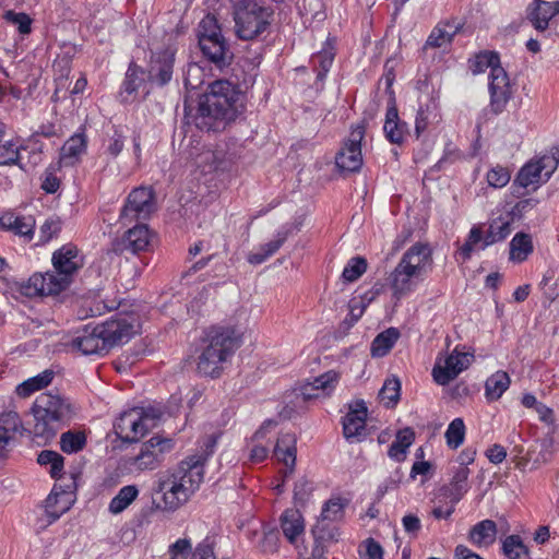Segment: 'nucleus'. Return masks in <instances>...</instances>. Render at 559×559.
<instances>
[{
  "mask_svg": "<svg viewBox=\"0 0 559 559\" xmlns=\"http://www.w3.org/2000/svg\"><path fill=\"white\" fill-rule=\"evenodd\" d=\"M190 158H195L198 166H202V164H212L213 167L216 169L218 167V160L219 157L217 156V153L211 150H204L197 156L191 152L189 153Z\"/></svg>",
  "mask_w": 559,
  "mask_h": 559,
  "instance_id": "obj_63",
  "label": "nucleus"
},
{
  "mask_svg": "<svg viewBox=\"0 0 559 559\" xmlns=\"http://www.w3.org/2000/svg\"><path fill=\"white\" fill-rule=\"evenodd\" d=\"M407 131V124L400 120L397 109L394 105L386 109L383 132L385 138L393 144L401 145Z\"/></svg>",
  "mask_w": 559,
  "mask_h": 559,
  "instance_id": "obj_24",
  "label": "nucleus"
},
{
  "mask_svg": "<svg viewBox=\"0 0 559 559\" xmlns=\"http://www.w3.org/2000/svg\"><path fill=\"white\" fill-rule=\"evenodd\" d=\"M536 162L544 174V181H547L558 167V159L549 155H544Z\"/></svg>",
  "mask_w": 559,
  "mask_h": 559,
  "instance_id": "obj_61",
  "label": "nucleus"
},
{
  "mask_svg": "<svg viewBox=\"0 0 559 559\" xmlns=\"http://www.w3.org/2000/svg\"><path fill=\"white\" fill-rule=\"evenodd\" d=\"M243 108L245 95L241 91L227 80H217L200 97L193 122L203 131H223Z\"/></svg>",
  "mask_w": 559,
  "mask_h": 559,
  "instance_id": "obj_2",
  "label": "nucleus"
},
{
  "mask_svg": "<svg viewBox=\"0 0 559 559\" xmlns=\"http://www.w3.org/2000/svg\"><path fill=\"white\" fill-rule=\"evenodd\" d=\"M334 56L335 53L332 48H324L311 57L310 62L313 70L317 72L318 81H323L325 79V75L334 61Z\"/></svg>",
  "mask_w": 559,
  "mask_h": 559,
  "instance_id": "obj_40",
  "label": "nucleus"
},
{
  "mask_svg": "<svg viewBox=\"0 0 559 559\" xmlns=\"http://www.w3.org/2000/svg\"><path fill=\"white\" fill-rule=\"evenodd\" d=\"M430 115L431 112L428 106L427 108H419L415 121V132L417 138H419L420 134L427 129L430 122Z\"/></svg>",
  "mask_w": 559,
  "mask_h": 559,
  "instance_id": "obj_64",
  "label": "nucleus"
},
{
  "mask_svg": "<svg viewBox=\"0 0 559 559\" xmlns=\"http://www.w3.org/2000/svg\"><path fill=\"white\" fill-rule=\"evenodd\" d=\"M143 70L135 63H130L121 87L123 102H129V96L135 94L144 82Z\"/></svg>",
  "mask_w": 559,
  "mask_h": 559,
  "instance_id": "obj_36",
  "label": "nucleus"
},
{
  "mask_svg": "<svg viewBox=\"0 0 559 559\" xmlns=\"http://www.w3.org/2000/svg\"><path fill=\"white\" fill-rule=\"evenodd\" d=\"M0 226L5 230H11L29 240L34 234L35 219L32 216H14L13 214H5L0 217Z\"/></svg>",
  "mask_w": 559,
  "mask_h": 559,
  "instance_id": "obj_26",
  "label": "nucleus"
},
{
  "mask_svg": "<svg viewBox=\"0 0 559 559\" xmlns=\"http://www.w3.org/2000/svg\"><path fill=\"white\" fill-rule=\"evenodd\" d=\"M401 382L397 378H389L384 381L379 397L386 407L394 406L400 400Z\"/></svg>",
  "mask_w": 559,
  "mask_h": 559,
  "instance_id": "obj_43",
  "label": "nucleus"
},
{
  "mask_svg": "<svg viewBox=\"0 0 559 559\" xmlns=\"http://www.w3.org/2000/svg\"><path fill=\"white\" fill-rule=\"evenodd\" d=\"M312 490H313L312 483L306 478H300L295 484L294 498L298 503L304 504L308 501Z\"/></svg>",
  "mask_w": 559,
  "mask_h": 559,
  "instance_id": "obj_57",
  "label": "nucleus"
},
{
  "mask_svg": "<svg viewBox=\"0 0 559 559\" xmlns=\"http://www.w3.org/2000/svg\"><path fill=\"white\" fill-rule=\"evenodd\" d=\"M155 211V193L152 187L134 188L128 195L120 218L124 223L146 219Z\"/></svg>",
  "mask_w": 559,
  "mask_h": 559,
  "instance_id": "obj_10",
  "label": "nucleus"
},
{
  "mask_svg": "<svg viewBox=\"0 0 559 559\" xmlns=\"http://www.w3.org/2000/svg\"><path fill=\"white\" fill-rule=\"evenodd\" d=\"M173 449V441L158 436L152 437L141 445L138 455L132 459V465L136 471H153L157 468L164 454Z\"/></svg>",
  "mask_w": 559,
  "mask_h": 559,
  "instance_id": "obj_11",
  "label": "nucleus"
},
{
  "mask_svg": "<svg viewBox=\"0 0 559 559\" xmlns=\"http://www.w3.org/2000/svg\"><path fill=\"white\" fill-rule=\"evenodd\" d=\"M399 337L400 332L395 328H389L385 331L378 334L371 343V356H385L392 349Z\"/></svg>",
  "mask_w": 559,
  "mask_h": 559,
  "instance_id": "obj_33",
  "label": "nucleus"
},
{
  "mask_svg": "<svg viewBox=\"0 0 559 559\" xmlns=\"http://www.w3.org/2000/svg\"><path fill=\"white\" fill-rule=\"evenodd\" d=\"M512 218L503 219L502 217L492 219L485 235L480 225H474L468 233L466 241L459 250L463 261L471 259L477 246L480 249H485L488 246L504 240L512 231Z\"/></svg>",
  "mask_w": 559,
  "mask_h": 559,
  "instance_id": "obj_7",
  "label": "nucleus"
},
{
  "mask_svg": "<svg viewBox=\"0 0 559 559\" xmlns=\"http://www.w3.org/2000/svg\"><path fill=\"white\" fill-rule=\"evenodd\" d=\"M86 136L84 133H76L66 141L61 148V158L66 164H74L86 151Z\"/></svg>",
  "mask_w": 559,
  "mask_h": 559,
  "instance_id": "obj_34",
  "label": "nucleus"
},
{
  "mask_svg": "<svg viewBox=\"0 0 559 559\" xmlns=\"http://www.w3.org/2000/svg\"><path fill=\"white\" fill-rule=\"evenodd\" d=\"M367 270V261L362 257H354L348 260L345 265L342 278L345 282L352 283L357 281Z\"/></svg>",
  "mask_w": 559,
  "mask_h": 559,
  "instance_id": "obj_49",
  "label": "nucleus"
},
{
  "mask_svg": "<svg viewBox=\"0 0 559 559\" xmlns=\"http://www.w3.org/2000/svg\"><path fill=\"white\" fill-rule=\"evenodd\" d=\"M123 147L124 136L120 131L115 130L114 134L109 136L105 143V154L116 158L122 152Z\"/></svg>",
  "mask_w": 559,
  "mask_h": 559,
  "instance_id": "obj_56",
  "label": "nucleus"
},
{
  "mask_svg": "<svg viewBox=\"0 0 559 559\" xmlns=\"http://www.w3.org/2000/svg\"><path fill=\"white\" fill-rule=\"evenodd\" d=\"M34 415V435L45 441L52 439L58 430L73 417L72 404L60 394L46 392L39 394L32 407Z\"/></svg>",
  "mask_w": 559,
  "mask_h": 559,
  "instance_id": "obj_5",
  "label": "nucleus"
},
{
  "mask_svg": "<svg viewBox=\"0 0 559 559\" xmlns=\"http://www.w3.org/2000/svg\"><path fill=\"white\" fill-rule=\"evenodd\" d=\"M68 346L72 352L82 355H105L108 353L97 325H86L78 331Z\"/></svg>",
  "mask_w": 559,
  "mask_h": 559,
  "instance_id": "obj_16",
  "label": "nucleus"
},
{
  "mask_svg": "<svg viewBox=\"0 0 559 559\" xmlns=\"http://www.w3.org/2000/svg\"><path fill=\"white\" fill-rule=\"evenodd\" d=\"M236 34L240 39L252 40L271 25L274 11L259 0H230Z\"/></svg>",
  "mask_w": 559,
  "mask_h": 559,
  "instance_id": "obj_6",
  "label": "nucleus"
},
{
  "mask_svg": "<svg viewBox=\"0 0 559 559\" xmlns=\"http://www.w3.org/2000/svg\"><path fill=\"white\" fill-rule=\"evenodd\" d=\"M209 454L192 455L176 468L157 474L152 487L155 510L175 512L189 501L203 481Z\"/></svg>",
  "mask_w": 559,
  "mask_h": 559,
  "instance_id": "obj_1",
  "label": "nucleus"
},
{
  "mask_svg": "<svg viewBox=\"0 0 559 559\" xmlns=\"http://www.w3.org/2000/svg\"><path fill=\"white\" fill-rule=\"evenodd\" d=\"M497 524L492 520H483L476 523L468 533V540L478 548L491 546L497 536Z\"/></svg>",
  "mask_w": 559,
  "mask_h": 559,
  "instance_id": "obj_22",
  "label": "nucleus"
},
{
  "mask_svg": "<svg viewBox=\"0 0 559 559\" xmlns=\"http://www.w3.org/2000/svg\"><path fill=\"white\" fill-rule=\"evenodd\" d=\"M550 5L548 1L534 0L526 9V17L535 27V29L543 32L548 28L549 21L554 17L549 13Z\"/></svg>",
  "mask_w": 559,
  "mask_h": 559,
  "instance_id": "obj_29",
  "label": "nucleus"
},
{
  "mask_svg": "<svg viewBox=\"0 0 559 559\" xmlns=\"http://www.w3.org/2000/svg\"><path fill=\"white\" fill-rule=\"evenodd\" d=\"M296 438L293 433H281L274 448V455L292 469L296 462Z\"/></svg>",
  "mask_w": 559,
  "mask_h": 559,
  "instance_id": "obj_28",
  "label": "nucleus"
},
{
  "mask_svg": "<svg viewBox=\"0 0 559 559\" xmlns=\"http://www.w3.org/2000/svg\"><path fill=\"white\" fill-rule=\"evenodd\" d=\"M61 229V222L58 218L47 219L40 227V240L48 242Z\"/></svg>",
  "mask_w": 559,
  "mask_h": 559,
  "instance_id": "obj_58",
  "label": "nucleus"
},
{
  "mask_svg": "<svg viewBox=\"0 0 559 559\" xmlns=\"http://www.w3.org/2000/svg\"><path fill=\"white\" fill-rule=\"evenodd\" d=\"M136 318L132 313H117L97 328L107 350L127 343L135 333Z\"/></svg>",
  "mask_w": 559,
  "mask_h": 559,
  "instance_id": "obj_9",
  "label": "nucleus"
},
{
  "mask_svg": "<svg viewBox=\"0 0 559 559\" xmlns=\"http://www.w3.org/2000/svg\"><path fill=\"white\" fill-rule=\"evenodd\" d=\"M490 110L501 114L512 97V87L507 71L497 67L489 73Z\"/></svg>",
  "mask_w": 559,
  "mask_h": 559,
  "instance_id": "obj_14",
  "label": "nucleus"
},
{
  "mask_svg": "<svg viewBox=\"0 0 559 559\" xmlns=\"http://www.w3.org/2000/svg\"><path fill=\"white\" fill-rule=\"evenodd\" d=\"M502 551L509 559H528V549L519 535H510L502 542Z\"/></svg>",
  "mask_w": 559,
  "mask_h": 559,
  "instance_id": "obj_41",
  "label": "nucleus"
},
{
  "mask_svg": "<svg viewBox=\"0 0 559 559\" xmlns=\"http://www.w3.org/2000/svg\"><path fill=\"white\" fill-rule=\"evenodd\" d=\"M365 136V128L357 126L352 129L344 146L336 154L335 164L342 171H358L362 165L361 141Z\"/></svg>",
  "mask_w": 559,
  "mask_h": 559,
  "instance_id": "obj_13",
  "label": "nucleus"
},
{
  "mask_svg": "<svg viewBox=\"0 0 559 559\" xmlns=\"http://www.w3.org/2000/svg\"><path fill=\"white\" fill-rule=\"evenodd\" d=\"M139 493L140 490L135 485L123 486L110 500L108 511L115 515L122 513L136 500Z\"/></svg>",
  "mask_w": 559,
  "mask_h": 559,
  "instance_id": "obj_30",
  "label": "nucleus"
},
{
  "mask_svg": "<svg viewBox=\"0 0 559 559\" xmlns=\"http://www.w3.org/2000/svg\"><path fill=\"white\" fill-rule=\"evenodd\" d=\"M473 355L461 353L454 349L444 361V366H435L432 369L433 380L440 385H447L454 380L463 370L467 369Z\"/></svg>",
  "mask_w": 559,
  "mask_h": 559,
  "instance_id": "obj_18",
  "label": "nucleus"
},
{
  "mask_svg": "<svg viewBox=\"0 0 559 559\" xmlns=\"http://www.w3.org/2000/svg\"><path fill=\"white\" fill-rule=\"evenodd\" d=\"M199 45L203 55L214 63L217 69L222 70L230 64L234 56L223 36L217 38L206 36L200 39Z\"/></svg>",
  "mask_w": 559,
  "mask_h": 559,
  "instance_id": "obj_20",
  "label": "nucleus"
},
{
  "mask_svg": "<svg viewBox=\"0 0 559 559\" xmlns=\"http://www.w3.org/2000/svg\"><path fill=\"white\" fill-rule=\"evenodd\" d=\"M202 69L195 63L189 64L187 69V75L185 78V84L189 88H197L202 84Z\"/></svg>",
  "mask_w": 559,
  "mask_h": 559,
  "instance_id": "obj_60",
  "label": "nucleus"
},
{
  "mask_svg": "<svg viewBox=\"0 0 559 559\" xmlns=\"http://www.w3.org/2000/svg\"><path fill=\"white\" fill-rule=\"evenodd\" d=\"M191 550V543L189 539L180 538L169 546L170 559H178V556L186 557Z\"/></svg>",
  "mask_w": 559,
  "mask_h": 559,
  "instance_id": "obj_62",
  "label": "nucleus"
},
{
  "mask_svg": "<svg viewBox=\"0 0 559 559\" xmlns=\"http://www.w3.org/2000/svg\"><path fill=\"white\" fill-rule=\"evenodd\" d=\"M150 243V233L146 225H136L129 229L121 240L114 243V251L123 253L129 251L138 253L147 248Z\"/></svg>",
  "mask_w": 559,
  "mask_h": 559,
  "instance_id": "obj_21",
  "label": "nucleus"
},
{
  "mask_svg": "<svg viewBox=\"0 0 559 559\" xmlns=\"http://www.w3.org/2000/svg\"><path fill=\"white\" fill-rule=\"evenodd\" d=\"M511 174L508 168L497 165L487 173V181L493 188H502L510 181Z\"/></svg>",
  "mask_w": 559,
  "mask_h": 559,
  "instance_id": "obj_51",
  "label": "nucleus"
},
{
  "mask_svg": "<svg viewBox=\"0 0 559 559\" xmlns=\"http://www.w3.org/2000/svg\"><path fill=\"white\" fill-rule=\"evenodd\" d=\"M157 416H151L143 408L134 407L123 412L114 427L116 435L128 443L138 442L155 426Z\"/></svg>",
  "mask_w": 559,
  "mask_h": 559,
  "instance_id": "obj_8",
  "label": "nucleus"
},
{
  "mask_svg": "<svg viewBox=\"0 0 559 559\" xmlns=\"http://www.w3.org/2000/svg\"><path fill=\"white\" fill-rule=\"evenodd\" d=\"M457 29V26L450 24L438 25L428 36L425 47L440 48L451 43Z\"/></svg>",
  "mask_w": 559,
  "mask_h": 559,
  "instance_id": "obj_39",
  "label": "nucleus"
},
{
  "mask_svg": "<svg viewBox=\"0 0 559 559\" xmlns=\"http://www.w3.org/2000/svg\"><path fill=\"white\" fill-rule=\"evenodd\" d=\"M51 261L56 276L64 281V288L70 284L72 276L84 265V257L73 243H66L56 250Z\"/></svg>",
  "mask_w": 559,
  "mask_h": 559,
  "instance_id": "obj_12",
  "label": "nucleus"
},
{
  "mask_svg": "<svg viewBox=\"0 0 559 559\" xmlns=\"http://www.w3.org/2000/svg\"><path fill=\"white\" fill-rule=\"evenodd\" d=\"M476 66H477L476 71H478V72L485 71L487 68H489L490 71H492L497 67H501L500 66V57L495 51L479 52L476 56Z\"/></svg>",
  "mask_w": 559,
  "mask_h": 559,
  "instance_id": "obj_55",
  "label": "nucleus"
},
{
  "mask_svg": "<svg viewBox=\"0 0 559 559\" xmlns=\"http://www.w3.org/2000/svg\"><path fill=\"white\" fill-rule=\"evenodd\" d=\"M53 379L52 371H44L33 378L27 379L23 383L16 386L15 392L21 397H27L33 394L35 391L41 390L47 386Z\"/></svg>",
  "mask_w": 559,
  "mask_h": 559,
  "instance_id": "obj_37",
  "label": "nucleus"
},
{
  "mask_svg": "<svg viewBox=\"0 0 559 559\" xmlns=\"http://www.w3.org/2000/svg\"><path fill=\"white\" fill-rule=\"evenodd\" d=\"M4 19L8 22L16 25L17 29L21 34L25 35V34L31 33L32 20L26 13H23V12L16 13V12L10 10L4 13Z\"/></svg>",
  "mask_w": 559,
  "mask_h": 559,
  "instance_id": "obj_53",
  "label": "nucleus"
},
{
  "mask_svg": "<svg viewBox=\"0 0 559 559\" xmlns=\"http://www.w3.org/2000/svg\"><path fill=\"white\" fill-rule=\"evenodd\" d=\"M367 406L364 401L349 405L348 413L343 417V435L349 442H360L366 436Z\"/></svg>",
  "mask_w": 559,
  "mask_h": 559,
  "instance_id": "obj_17",
  "label": "nucleus"
},
{
  "mask_svg": "<svg viewBox=\"0 0 559 559\" xmlns=\"http://www.w3.org/2000/svg\"><path fill=\"white\" fill-rule=\"evenodd\" d=\"M287 237V230L278 231L273 240L261 246L258 251L249 253L248 262L254 265L263 263L283 246Z\"/></svg>",
  "mask_w": 559,
  "mask_h": 559,
  "instance_id": "obj_31",
  "label": "nucleus"
},
{
  "mask_svg": "<svg viewBox=\"0 0 559 559\" xmlns=\"http://www.w3.org/2000/svg\"><path fill=\"white\" fill-rule=\"evenodd\" d=\"M252 537H258L255 547L263 554H273L278 548L280 537L277 532L273 530L265 531L262 533L252 532Z\"/></svg>",
  "mask_w": 559,
  "mask_h": 559,
  "instance_id": "obj_45",
  "label": "nucleus"
},
{
  "mask_svg": "<svg viewBox=\"0 0 559 559\" xmlns=\"http://www.w3.org/2000/svg\"><path fill=\"white\" fill-rule=\"evenodd\" d=\"M281 527L284 536L294 544L305 531L304 519L299 510L288 509L281 516Z\"/></svg>",
  "mask_w": 559,
  "mask_h": 559,
  "instance_id": "obj_27",
  "label": "nucleus"
},
{
  "mask_svg": "<svg viewBox=\"0 0 559 559\" xmlns=\"http://www.w3.org/2000/svg\"><path fill=\"white\" fill-rule=\"evenodd\" d=\"M64 289V281L55 273L34 274L20 285V293L26 297L48 296L59 294Z\"/></svg>",
  "mask_w": 559,
  "mask_h": 559,
  "instance_id": "obj_15",
  "label": "nucleus"
},
{
  "mask_svg": "<svg viewBox=\"0 0 559 559\" xmlns=\"http://www.w3.org/2000/svg\"><path fill=\"white\" fill-rule=\"evenodd\" d=\"M537 203L538 201L534 198L520 200L519 202L515 203V205L512 207L510 212L512 219H520L525 213L533 210L537 205Z\"/></svg>",
  "mask_w": 559,
  "mask_h": 559,
  "instance_id": "obj_59",
  "label": "nucleus"
},
{
  "mask_svg": "<svg viewBox=\"0 0 559 559\" xmlns=\"http://www.w3.org/2000/svg\"><path fill=\"white\" fill-rule=\"evenodd\" d=\"M20 160V146L15 142L8 141L0 145V166L17 165L21 169H24Z\"/></svg>",
  "mask_w": 559,
  "mask_h": 559,
  "instance_id": "obj_47",
  "label": "nucleus"
},
{
  "mask_svg": "<svg viewBox=\"0 0 559 559\" xmlns=\"http://www.w3.org/2000/svg\"><path fill=\"white\" fill-rule=\"evenodd\" d=\"M510 385V377L504 371L491 374L485 383V394L490 401L499 400Z\"/></svg>",
  "mask_w": 559,
  "mask_h": 559,
  "instance_id": "obj_35",
  "label": "nucleus"
},
{
  "mask_svg": "<svg viewBox=\"0 0 559 559\" xmlns=\"http://www.w3.org/2000/svg\"><path fill=\"white\" fill-rule=\"evenodd\" d=\"M175 63V51L165 49L153 53L148 69V79L151 82L164 86L173 78Z\"/></svg>",
  "mask_w": 559,
  "mask_h": 559,
  "instance_id": "obj_19",
  "label": "nucleus"
},
{
  "mask_svg": "<svg viewBox=\"0 0 559 559\" xmlns=\"http://www.w3.org/2000/svg\"><path fill=\"white\" fill-rule=\"evenodd\" d=\"M534 246L531 235L518 233L510 241V260L513 262H523L533 252Z\"/></svg>",
  "mask_w": 559,
  "mask_h": 559,
  "instance_id": "obj_32",
  "label": "nucleus"
},
{
  "mask_svg": "<svg viewBox=\"0 0 559 559\" xmlns=\"http://www.w3.org/2000/svg\"><path fill=\"white\" fill-rule=\"evenodd\" d=\"M544 174L542 173L536 160H531L525 164L519 171L513 186H519L521 188H527L531 185L538 183Z\"/></svg>",
  "mask_w": 559,
  "mask_h": 559,
  "instance_id": "obj_38",
  "label": "nucleus"
},
{
  "mask_svg": "<svg viewBox=\"0 0 559 559\" xmlns=\"http://www.w3.org/2000/svg\"><path fill=\"white\" fill-rule=\"evenodd\" d=\"M206 36L211 38L222 37L217 21L212 15H206L199 25V40Z\"/></svg>",
  "mask_w": 559,
  "mask_h": 559,
  "instance_id": "obj_54",
  "label": "nucleus"
},
{
  "mask_svg": "<svg viewBox=\"0 0 559 559\" xmlns=\"http://www.w3.org/2000/svg\"><path fill=\"white\" fill-rule=\"evenodd\" d=\"M202 343L198 371L216 378L221 374L223 364L240 347L241 333L231 325H213L205 330Z\"/></svg>",
  "mask_w": 559,
  "mask_h": 559,
  "instance_id": "obj_3",
  "label": "nucleus"
},
{
  "mask_svg": "<svg viewBox=\"0 0 559 559\" xmlns=\"http://www.w3.org/2000/svg\"><path fill=\"white\" fill-rule=\"evenodd\" d=\"M86 444V437L81 431H67L60 437V448L64 453L72 454L81 451Z\"/></svg>",
  "mask_w": 559,
  "mask_h": 559,
  "instance_id": "obj_42",
  "label": "nucleus"
},
{
  "mask_svg": "<svg viewBox=\"0 0 559 559\" xmlns=\"http://www.w3.org/2000/svg\"><path fill=\"white\" fill-rule=\"evenodd\" d=\"M338 378L340 377L336 371L330 370L314 378L311 383L314 390H317L319 393L322 392L325 395H329L334 390L336 383L338 382Z\"/></svg>",
  "mask_w": 559,
  "mask_h": 559,
  "instance_id": "obj_50",
  "label": "nucleus"
},
{
  "mask_svg": "<svg viewBox=\"0 0 559 559\" xmlns=\"http://www.w3.org/2000/svg\"><path fill=\"white\" fill-rule=\"evenodd\" d=\"M63 456L51 450H43L37 457L40 465H50V475L53 478L60 477L63 469Z\"/></svg>",
  "mask_w": 559,
  "mask_h": 559,
  "instance_id": "obj_46",
  "label": "nucleus"
},
{
  "mask_svg": "<svg viewBox=\"0 0 559 559\" xmlns=\"http://www.w3.org/2000/svg\"><path fill=\"white\" fill-rule=\"evenodd\" d=\"M468 475L469 469L466 466H459L450 485L441 488V495L449 499L451 503L456 504L467 492Z\"/></svg>",
  "mask_w": 559,
  "mask_h": 559,
  "instance_id": "obj_23",
  "label": "nucleus"
},
{
  "mask_svg": "<svg viewBox=\"0 0 559 559\" xmlns=\"http://www.w3.org/2000/svg\"><path fill=\"white\" fill-rule=\"evenodd\" d=\"M346 504H347V500H345L343 498H340V497L331 498L330 500H328L324 503V506L322 508L321 520L322 521H331V522H336V521L342 520Z\"/></svg>",
  "mask_w": 559,
  "mask_h": 559,
  "instance_id": "obj_44",
  "label": "nucleus"
},
{
  "mask_svg": "<svg viewBox=\"0 0 559 559\" xmlns=\"http://www.w3.org/2000/svg\"><path fill=\"white\" fill-rule=\"evenodd\" d=\"M432 249L428 243L416 242L411 246L390 275L393 294L404 296L411 293L432 270Z\"/></svg>",
  "mask_w": 559,
  "mask_h": 559,
  "instance_id": "obj_4",
  "label": "nucleus"
},
{
  "mask_svg": "<svg viewBox=\"0 0 559 559\" xmlns=\"http://www.w3.org/2000/svg\"><path fill=\"white\" fill-rule=\"evenodd\" d=\"M20 427L22 421L16 412L9 411L0 415V459L4 456L7 445Z\"/></svg>",
  "mask_w": 559,
  "mask_h": 559,
  "instance_id": "obj_25",
  "label": "nucleus"
},
{
  "mask_svg": "<svg viewBox=\"0 0 559 559\" xmlns=\"http://www.w3.org/2000/svg\"><path fill=\"white\" fill-rule=\"evenodd\" d=\"M465 425L462 418L453 419L445 431L447 444L451 449H457L464 441Z\"/></svg>",
  "mask_w": 559,
  "mask_h": 559,
  "instance_id": "obj_48",
  "label": "nucleus"
},
{
  "mask_svg": "<svg viewBox=\"0 0 559 559\" xmlns=\"http://www.w3.org/2000/svg\"><path fill=\"white\" fill-rule=\"evenodd\" d=\"M360 559H383V548L373 538H367L359 546Z\"/></svg>",
  "mask_w": 559,
  "mask_h": 559,
  "instance_id": "obj_52",
  "label": "nucleus"
}]
</instances>
